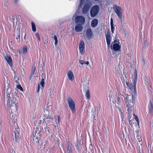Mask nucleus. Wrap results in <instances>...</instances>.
Masks as SVG:
<instances>
[{"label":"nucleus","mask_w":153,"mask_h":153,"mask_svg":"<svg viewBox=\"0 0 153 153\" xmlns=\"http://www.w3.org/2000/svg\"><path fill=\"white\" fill-rule=\"evenodd\" d=\"M10 94L9 96H7V105L8 106H10V109L14 111H16L18 109V105H17V101L16 100V98L12 97H10Z\"/></svg>","instance_id":"obj_2"},{"label":"nucleus","mask_w":153,"mask_h":153,"mask_svg":"<svg viewBox=\"0 0 153 153\" xmlns=\"http://www.w3.org/2000/svg\"><path fill=\"white\" fill-rule=\"evenodd\" d=\"M148 108L149 110V112L151 113H153V104L150 100V102L148 105Z\"/></svg>","instance_id":"obj_22"},{"label":"nucleus","mask_w":153,"mask_h":153,"mask_svg":"<svg viewBox=\"0 0 153 153\" xmlns=\"http://www.w3.org/2000/svg\"><path fill=\"white\" fill-rule=\"evenodd\" d=\"M85 21V18L82 16H77L75 18V22L77 24L83 25L84 24Z\"/></svg>","instance_id":"obj_10"},{"label":"nucleus","mask_w":153,"mask_h":153,"mask_svg":"<svg viewBox=\"0 0 153 153\" xmlns=\"http://www.w3.org/2000/svg\"><path fill=\"white\" fill-rule=\"evenodd\" d=\"M127 96L124 98V100L127 107L128 111L127 116L128 120L131 117L132 108L135 103V97L133 94L131 95L126 94Z\"/></svg>","instance_id":"obj_1"},{"label":"nucleus","mask_w":153,"mask_h":153,"mask_svg":"<svg viewBox=\"0 0 153 153\" xmlns=\"http://www.w3.org/2000/svg\"><path fill=\"white\" fill-rule=\"evenodd\" d=\"M133 116L134 118H136V117H138L134 114H133Z\"/></svg>","instance_id":"obj_51"},{"label":"nucleus","mask_w":153,"mask_h":153,"mask_svg":"<svg viewBox=\"0 0 153 153\" xmlns=\"http://www.w3.org/2000/svg\"><path fill=\"white\" fill-rule=\"evenodd\" d=\"M136 138L139 142H140V141H141V138L138 135L137 136Z\"/></svg>","instance_id":"obj_41"},{"label":"nucleus","mask_w":153,"mask_h":153,"mask_svg":"<svg viewBox=\"0 0 153 153\" xmlns=\"http://www.w3.org/2000/svg\"><path fill=\"white\" fill-rule=\"evenodd\" d=\"M113 9L114 12L116 13L117 15L119 18L122 19V10L121 7L119 6L114 5L113 7Z\"/></svg>","instance_id":"obj_7"},{"label":"nucleus","mask_w":153,"mask_h":153,"mask_svg":"<svg viewBox=\"0 0 153 153\" xmlns=\"http://www.w3.org/2000/svg\"><path fill=\"white\" fill-rule=\"evenodd\" d=\"M44 79L43 78H42V79H41V81H44Z\"/></svg>","instance_id":"obj_55"},{"label":"nucleus","mask_w":153,"mask_h":153,"mask_svg":"<svg viewBox=\"0 0 153 153\" xmlns=\"http://www.w3.org/2000/svg\"><path fill=\"white\" fill-rule=\"evenodd\" d=\"M47 143L45 140H43L40 146H41L43 149H44L46 146Z\"/></svg>","instance_id":"obj_24"},{"label":"nucleus","mask_w":153,"mask_h":153,"mask_svg":"<svg viewBox=\"0 0 153 153\" xmlns=\"http://www.w3.org/2000/svg\"><path fill=\"white\" fill-rule=\"evenodd\" d=\"M82 25L78 24L75 27V30L76 32H81L83 29Z\"/></svg>","instance_id":"obj_18"},{"label":"nucleus","mask_w":153,"mask_h":153,"mask_svg":"<svg viewBox=\"0 0 153 153\" xmlns=\"http://www.w3.org/2000/svg\"><path fill=\"white\" fill-rule=\"evenodd\" d=\"M66 152L67 153H73L74 146L71 143L67 142L66 145Z\"/></svg>","instance_id":"obj_11"},{"label":"nucleus","mask_w":153,"mask_h":153,"mask_svg":"<svg viewBox=\"0 0 153 153\" xmlns=\"http://www.w3.org/2000/svg\"><path fill=\"white\" fill-rule=\"evenodd\" d=\"M86 34L88 39H90L91 38L93 35V34L91 28H89L87 29L86 32Z\"/></svg>","instance_id":"obj_17"},{"label":"nucleus","mask_w":153,"mask_h":153,"mask_svg":"<svg viewBox=\"0 0 153 153\" xmlns=\"http://www.w3.org/2000/svg\"><path fill=\"white\" fill-rule=\"evenodd\" d=\"M85 0H80V3L79 5V7H81L82 5L84 4V1Z\"/></svg>","instance_id":"obj_43"},{"label":"nucleus","mask_w":153,"mask_h":153,"mask_svg":"<svg viewBox=\"0 0 153 153\" xmlns=\"http://www.w3.org/2000/svg\"><path fill=\"white\" fill-rule=\"evenodd\" d=\"M120 97H116L115 100V102H116L118 105H119V103L120 102Z\"/></svg>","instance_id":"obj_32"},{"label":"nucleus","mask_w":153,"mask_h":153,"mask_svg":"<svg viewBox=\"0 0 153 153\" xmlns=\"http://www.w3.org/2000/svg\"><path fill=\"white\" fill-rule=\"evenodd\" d=\"M44 129L45 131L49 132V128L47 126H46L44 128Z\"/></svg>","instance_id":"obj_36"},{"label":"nucleus","mask_w":153,"mask_h":153,"mask_svg":"<svg viewBox=\"0 0 153 153\" xmlns=\"http://www.w3.org/2000/svg\"><path fill=\"white\" fill-rule=\"evenodd\" d=\"M91 3L89 0H87L86 3L82 8V12L83 14H86L88 12L91 6Z\"/></svg>","instance_id":"obj_8"},{"label":"nucleus","mask_w":153,"mask_h":153,"mask_svg":"<svg viewBox=\"0 0 153 153\" xmlns=\"http://www.w3.org/2000/svg\"><path fill=\"white\" fill-rule=\"evenodd\" d=\"M36 36L38 38V39L39 41H40L41 40L40 36L39 35L38 33H36L35 34Z\"/></svg>","instance_id":"obj_37"},{"label":"nucleus","mask_w":153,"mask_h":153,"mask_svg":"<svg viewBox=\"0 0 153 153\" xmlns=\"http://www.w3.org/2000/svg\"><path fill=\"white\" fill-rule=\"evenodd\" d=\"M135 119L137 122L138 123L139 122V119L138 117H136V118H135Z\"/></svg>","instance_id":"obj_46"},{"label":"nucleus","mask_w":153,"mask_h":153,"mask_svg":"<svg viewBox=\"0 0 153 153\" xmlns=\"http://www.w3.org/2000/svg\"><path fill=\"white\" fill-rule=\"evenodd\" d=\"M15 17L13 15L10 16V20L12 22H13L14 21Z\"/></svg>","instance_id":"obj_34"},{"label":"nucleus","mask_w":153,"mask_h":153,"mask_svg":"<svg viewBox=\"0 0 153 153\" xmlns=\"http://www.w3.org/2000/svg\"><path fill=\"white\" fill-rule=\"evenodd\" d=\"M126 84L130 90H132L133 88V84L132 85L131 84L128 82H126Z\"/></svg>","instance_id":"obj_26"},{"label":"nucleus","mask_w":153,"mask_h":153,"mask_svg":"<svg viewBox=\"0 0 153 153\" xmlns=\"http://www.w3.org/2000/svg\"><path fill=\"white\" fill-rule=\"evenodd\" d=\"M35 70H36V68H35V67H33L32 69L31 74V76H33V75L34 74Z\"/></svg>","instance_id":"obj_30"},{"label":"nucleus","mask_w":153,"mask_h":153,"mask_svg":"<svg viewBox=\"0 0 153 153\" xmlns=\"http://www.w3.org/2000/svg\"><path fill=\"white\" fill-rule=\"evenodd\" d=\"M117 108H118V110L119 111V112L120 114L121 115V117L122 118V120L123 119V112H122L121 109L119 107H118Z\"/></svg>","instance_id":"obj_33"},{"label":"nucleus","mask_w":153,"mask_h":153,"mask_svg":"<svg viewBox=\"0 0 153 153\" xmlns=\"http://www.w3.org/2000/svg\"><path fill=\"white\" fill-rule=\"evenodd\" d=\"M31 24L32 26V30L33 31V32H35L36 31V29L35 23L33 22H32Z\"/></svg>","instance_id":"obj_27"},{"label":"nucleus","mask_w":153,"mask_h":153,"mask_svg":"<svg viewBox=\"0 0 153 153\" xmlns=\"http://www.w3.org/2000/svg\"><path fill=\"white\" fill-rule=\"evenodd\" d=\"M79 50L82 54L85 52V45L83 41H80L79 45Z\"/></svg>","instance_id":"obj_15"},{"label":"nucleus","mask_w":153,"mask_h":153,"mask_svg":"<svg viewBox=\"0 0 153 153\" xmlns=\"http://www.w3.org/2000/svg\"><path fill=\"white\" fill-rule=\"evenodd\" d=\"M17 87L18 89H19L21 91H23V89L20 85H17Z\"/></svg>","instance_id":"obj_35"},{"label":"nucleus","mask_w":153,"mask_h":153,"mask_svg":"<svg viewBox=\"0 0 153 153\" xmlns=\"http://www.w3.org/2000/svg\"><path fill=\"white\" fill-rule=\"evenodd\" d=\"M58 120L57 121H56V123L58 124L59 123V121L60 120V117L59 115L57 117Z\"/></svg>","instance_id":"obj_39"},{"label":"nucleus","mask_w":153,"mask_h":153,"mask_svg":"<svg viewBox=\"0 0 153 153\" xmlns=\"http://www.w3.org/2000/svg\"><path fill=\"white\" fill-rule=\"evenodd\" d=\"M67 76L69 79L71 81H72L73 79L74 78V76L73 73L71 71L69 70L68 71L67 73Z\"/></svg>","instance_id":"obj_20"},{"label":"nucleus","mask_w":153,"mask_h":153,"mask_svg":"<svg viewBox=\"0 0 153 153\" xmlns=\"http://www.w3.org/2000/svg\"><path fill=\"white\" fill-rule=\"evenodd\" d=\"M19 53L20 54H22V51H20V50H19Z\"/></svg>","instance_id":"obj_49"},{"label":"nucleus","mask_w":153,"mask_h":153,"mask_svg":"<svg viewBox=\"0 0 153 153\" xmlns=\"http://www.w3.org/2000/svg\"><path fill=\"white\" fill-rule=\"evenodd\" d=\"M39 87H40V85H39V84L38 85V89H37V92H38L39 91Z\"/></svg>","instance_id":"obj_47"},{"label":"nucleus","mask_w":153,"mask_h":153,"mask_svg":"<svg viewBox=\"0 0 153 153\" xmlns=\"http://www.w3.org/2000/svg\"><path fill=\"white\" fill-rule=\"evenodd\" d=\"M111 31L112 33H113L114 30V25L111 26Z\"/></svg>","instance_id":"obj_42"},{"label":"nucleus","mask_w":153,"mask_h":153,"mask_svg":"<svg viewBox=\"0 0 153 153\" xmlns=\"http://www.w3.org/2000/svg\"><path fill=\"white\" fill-rule=\"evenodd\" d=\"M95 1H99V0H94Z\"/></svg>","instance_id":"obj_58"},{"label":"nucleus","mask_w":153,"mask_h":153,"mask_svg":"<svg viewBox=\"0 0 153 153\" xmlns=\"http://www.w3.org/2000/svg\"><path fill=\"white\" fill-rule=\"evenodd\" d=\"M8 85L7 86V90L6 91V94H7V96H9V94H11V89L10 88V85L9 84L7 83Z\"/></svg>","instance_id":"obj_23"},{"label":"nucleus","mask_w":153,"mask_h":153,"mask_svg":"<svg viewBox=\"0 0 153 153\" xmlns=\"http://www.w3.org/2000/svg\"><path fill=\"white\" fill-rule=\"evenodd\" d=\"M17 76L16 75H15L14 76V80H16V79H17L18 80V78H17Z\"/></svg>","instance_id":"obj_48"},{"label":"nucleus","mask_w":153,"mask_h":153,"mask_svg":"<svg viewBox=\"0 0 153 153\" xmlns=\"http://www.w3.org/2000/svg\"><path fill=\"white\" fill-rule=\"evenodd\" d=\"M40 84L42 87H43L44 85V81H41L40 82Z\"/></svg>","instance_id":"obj_45"},{"label":"nucleus","mask_w":153,"mask_h":153,"mask_svg":"<svg viewBox=\"0 0 153 153\" xmlns=\"http://www.w3.org/2000/svg\"><path fill=\"white\" fill-rule=\"evenodd\" d=\"M79 62L80 64H81L82 65L85 64V63L84 61L81 60H79Z\"/></svg>","instance_id":"obj_38"},{"label":"nucleus","mask_w":153,"mask_h":153,"mask_svg":"<svg viewBox=\"0 0 153 153\" xmlns=\"http://www.w3.org/2000/svg\"><path fill=\"white\" fill-rule=\"evenodd\" d=\"M143 64L144 65L145 64V60L144 59H143Z\"/></svg>","instance_id":"obj_54"},{"label":"nucleus","mask_w":153,"mask_h":153,"mask_svg":"<svg viewBox=\"0 0 153 153\" xmlns=\"http://www.w3.org/2000/svg\"><path fill=\"white\" fill-rule=\"evenodd\" d=\"M19 128H15V130L14 131V141L16 142L19 143L21 140V135L19 133ZM14 139V138H13Z\"/></svg>","instance_id":"obj_9"},{"label":"nucleus","mask_w":153,"mask_h":153,"mask_svg":"<svg viewBox=\"0 0 153 153\" xmlns=\"http://www.w3.org/2000/svg\"><path fill=\"white\" fill-rule=\"evenodd\" d=\"M4 5L5 7H7L8 6V3L7 1H4Z\"/></svg>","instance_id":"obj_40"},{"label":"nucleus","mask_w":153,"mask_h":153,"mask_svg":"<svg viewBox=\"0 0 153 153\" xmlns=\"http://www.w3.org/2000/svg\"><path fill=\"white\" fill-rule=\"evenodd\" d=\"M10 118L9 119V121L10 123H15L17 121V117L16 116L13 115L12 113L10 115Z\"/></svg>","instance_id":"obj_14"},{"label":"nucleus","mask_w":153,"mask_h":153,"mask_svg":"<svg viewBox=\"0 0 153 153\" xmlns=\"http://www.w3.org/2000/svg\"><path fill=\"white\" fill-rule=\"evenodd\" d=\"M114 43L113 45V46H111V49L115 51H119L120 48V46L118 44L119 43V40L118 41L115 40L114 42Z\"/></svg>","instance_id":"obj_12"},{"label":"nucleus","mask_w":153,"mask_h":153,"mask_svg":"<svg viewBox=\"0 0 153 153\" xmlns=\"http://www.w3.org/2000/svg\"><path fill=\"white\" fill-rule=\"evenodd\" d=\"M15 80V82L16 83H18L19 82H18V81H17V79Z\"/></svg>","instance_id":"obj_53"},{"label":"nucleus","mask_w":153,"mask_h":153,"mask_svg":"<svg viewBox=\"0 0 153 153\" xmlns=\"http://www.w3.org/2000/svg\"><path fill=\"white\" fill-rule=\"evenodd\" d=\"M32 76H31V75H30V78H29V79H30H30H31L32 77Z\"/></svg>","instance_id":"obj_57"},{"label":"nucleus","mask_w":153,"mask_h":153,"mask_svg":"<svg viewBox=\"0 0 153 153\" xmlns=\"http://www.w3.org/2000/svg\"><path fill=\"white\" fill-rule=\"evenodd\" d=\"M22 53L25 54L27 51V48L26 46H24L22 50Z\"/></svg>","instance_id":"obj_29"},{"label":"nucleus","mask_w":153,"mask_h":153,"mask_svg":"<svg viewBox=\"0 0 153 153\" xmlns=\"http://www.w3.org/2000/svg\"><path fill=\"white\" fill-rule=\"evenodd\" d=\"M76 16L75 15H74L73 16V17H74V16Z\"/></svg>","instance_id":"obj_60"},{"label":"nucleus","mask_w":153,"mask_h":153,"mask_svg":"<svg viewBox=\"0 0 153 153\" xmlns=\"http://www.w3.org/2000/svg\"><path fill=\"white\" fill-rule=\"evenodd\" d=\"M89 64V62L88 61H87L86 62H85V64H86L87 65H88Z\"/></svg>","instance_id":"obj_50"},{"label":"nucleus","mask_w":153,"mask_h":153,"mask_svg":"<svg viewBox=\"0 0 153 153\" xmlns=\"http://www.w3.org/2000/svg\"><path fill=\"white\" fill-rule=\"evenodd\" d=\"M53 38L55 40V45L56 46L57 44L58 43V40L57 39L56 36V35H54V36Z\"/></svg>","instance_id":"obj_31"},{"label":"nucleus","mask_w":153,"mask_h":153,"mask_svg":"<svg viewBox=\"0 0 153 153\" xmlns=\"http://www.w3.org/2000/svg\"><path fill=\"white\" fill-rule=\"evenodd\" d=\"M5 59L9 65L10 66H11L12 65L13 63L12 59L11 57L9 55H7V56L5 57Z\"/></svg>","instance_id":"obj_19"},{"label":"nucleus","mask_w":153,"mask_h":153,"mask_svg":"<svg viewBox=\"0 0 153 153\" xmlns=\"http://www.w3.org/2000/svg\"><path fill=\"white\" fill-rule=\"evenodd\" d=\"M139 151H138V152L139 153H142L141 151H140V150L139 149Z\"/></svg>","instance_id":"obj_56"},{"label":"nucleus","mask_w":153,"mask_h":153,"mask_svg":"<svg viewBox=\"0 0 153 153\" xmlns=\"http://www.w3.org/2000/svg\"><path fill=\"white\" fill-rule=\"evenodd\" d=\"M99 7L98 5H95L91 9L90 15L92 17L95 16L99 12Z\"/></svg>","instance_id":"obj_6"},{"label":"nucleus","mask_w":153,"mask_h":153,"mask_svg":"<svg viewBox=\"0 0 153 153\" xmlns=\"http://www.w3.org/2000/svg\"><path fill=\"white\" fill-rule=\"evenodd\" d=\"M40 138H38L35 137H34V138H33V140L34 142H36V143H39L38 145L39 146V141L40 140Z\"/></svg>","instance_id":"obj_28"},{"label":"nucleus","mask_w":153,"mask_h":153,"mask_svg":"<svg viewBox=\"0 0 153 153\" xmlns=\"http://www.w3.org/2000/svg\"><path fill=\"white\" fill-rule=\"evenodd\" d=\"M129 123L130 125H131V124L132 123L131 122V121L130 120H129Z\"/></svg>","instance_id":"obj_52"},{"label":"nucleus","mask_w":153,"mask_h":153,"mask_svg":"<svg viewBox=\"0 0 153 153\" xmlns=\"http://www.w3.org/2000/svg\"><path fill=\"white\" fill-rule=\"evenodd\" d=\"M136 132L137 133L138 131L137 130Z\"/></svg>","instance_id":"obj_59"},{"label":"nucleus","mask_w":153,"mask_h":153,"mask_svg":"<svg viewBox=\"0 0 153 153\" xmlns=\"http://www.w3.org/2000/svg\"><path fill=\"white\" fill-rule=\"evenodd\" d=\"M67 100L69 108L71 111L73 113H74L76 111L74 101L70 97L68 98Z\"/></svg>","instance_id":"obj_4"},{"label":"nucleus","mask_w":153,"mask_h":153,"mask_svg":"<svg viewBox=\"0 0 153 153\" xmlns=\"http://www.w3.org/2000/svg\"><path fill=\"white\" fill-rule=\"evenodd\" d=\"M85 96L88 99L90 98L91 96L90 93V91L89 89H88L85 92Z\"/></svg>","instance_id":"obj_25"},{"label":"nucleus","mask_w":153,"mask_h":153,"mask_svg":"<svg viewBox=\"0 0 153 153\" xmlns=\"http://www.w3.org/2000/svg\"><path fill=\"white\" fill-rule=\"evenodd\" d=\"M44 113L43 116L42 118H41V119L40 120V121L41 122L42 120L43 121V123L45 121L46 125L52 123L53 118L51 116L49 115V111L47 109L44 110Z\"/></svg>","instance_id":"obj_3"},{"label":"nucleus","mask_w":153,"mask_h":153,"mask_svg":"<svg viewBox=\"0 0 153 153\" xmlns=\"http://www.w3.org/2000/svg\"><path fill=\"white\" fill-rule=\"evenodd\" d=\"M137 70L135 69L134 73V79H133L132 82H133V93L134 94H137V91L136 89V84L137 80Z\"/></svg>","instance_id":"obj_5"},{"label":"nucleus","mask_w":153,"mask_h":153,"mask_svg":"<svg viewBox=\"0 0 153 153\" xmlns=\"http://www.w3.org/2000/svg\"><path fill=\"white\" fill-rule=\"evenodd\" d=\"M106 39L108 48L109 47L111 44V36L109 30L107 31L106 34H105Z\"/></svg>","instance_id":"obj_13"},{"label":"nucleus","mask_w":153,"mask_h":153,"mask_svg":"<svg viewBox=\"0 0 153 153\" xmlns=\"http://www.w3.org/2000/svg\"><path fill=\"white\" fill-rule=\"evenodd\" d=\"M110 24H111V26H112L114 25L113 20L112 18H111V19Z\"/></svg>","instance_id":"obj_44"},{"label":"nucleus","mask_w":153,"mask_h":153,"mask_svg":"<svg viewBox=\"0 0 153 153\" xmlns=\"http://www.w3.org/2000/svg\"><path fill=\"white\" fill-rule=\"evenodd\" d=\"M98 24L97 20L96 19H94L92 21L91 25L92 27H95Z\"/></svg>","instance_id":"obj_21"},{"label":"nucleus","mask_w":153,"mask_h":153,"mask_svg":"<svg viewBox=\"0 0 153 153\" xmlns=\"http://www.w3.org/2000/svg\"><path fill=\"white\" fill-rule=\"evenodd\" d=\"M35 136H34V134L33 133V137H35L38 138H40L42 134H41V130L40 128H36V130L35 131Z\"/></svg>","instance_id":"obj_16"}]
</instances>
